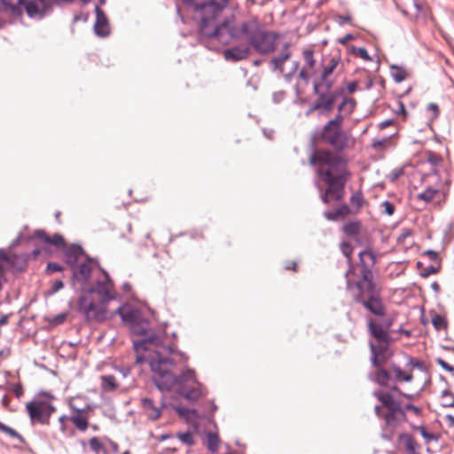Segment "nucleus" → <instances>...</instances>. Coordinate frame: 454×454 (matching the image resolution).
<instances>
[{
  "label": "nucleus",
  "mask_w": 454,
  "mask_h": 454,
  "mask_svg": "<svg viewBox=\"0 0 454 454\" xmlns=\"http://www.w3.org/2000/svg\"><path fill=\"white\" fill-rule=\"evenodd\" d=\"M354 39V35H351V34H347L345 35L343 37L341 38H339L338 39V42L342 44V45H345L347 44L349 41L353 40Z\"/></svg>",
  "instance_id": "obj_57"
},
{
  "label": "nucleus",
  "mask_w": 454,
  "mask_h": 454,
  "mask_svg": "<svg viewBox=\"0 0 454 454\" xmlns=\"http://www.w3.org/2000/svg\"><path fill=\"white\" fill-rule=\"evenodd\" d=\"M352 294L356 302L364 307L380 296L376 286H353Z\"/></svg>",
  "instance_id": "obj_14"
},
{
  "label": "nucleus",
  "mask_w": 454,
  "mask_h": 454,
  "mask_svg": "<svg viewBox=\"0 0 454 454\" xmlns=\"http://www.w3.org/2000/svg\"><path fill=\"white\" fill-rule=\"evenodd\" d=\"M140 404L144 414L152 421H155L160 419L162 408L165 405L163 402H160V404H156L153 400L148 397L141 398Z\"/></svg>",
  "instance_id": "obj_17"
},
{
  "label": "nucleus",
  "mask_w": 454,
  "mask_h": 454,
  "mask_svg": "<svg viewBox=\"0 0 454 454\" xmlns=\"http://www.w3.org/2000/svg\"><path fill=\"white\" fill-rule=\"evenodd\" d=\"M345 192L333 186L327 185L325 191L321 192L320 198L325 204H329L332 200L339 201L343 199Z\"/></svg>",
  "instance_id": "obj_22"
},
{
  "label": "nucleus",
  "mask_w": 454,
  "mask_h": 454,
  "mask_svg": "<svg viewBox=\"0 0 454 454\" xmlns=\"http://www.w3.org/2000/svg\"><path fill=\"white\" fill-rule=\"evenodd\" d=\"M432 324L437 330L443 329L447 326L445 318L440 315H434L433 317Z\"/></svg>",
  "instance_id": "obj_44"
},
{
  "label": "nucleus",
  "mask_w": 454,
  "mask_h": 454,
  "mask_svg": "<svg viewBox=\"0 0 454 454\" xmlns=\"http://www.w3.org/2000/svg\"><path fill=\"white\" fill-rule=\"evenodd\" d=\"M336 20L339 24L343 25L345 23H350L352 21V17L351 15H338Z\"/></svg>",
  "instance_id": "obj_54"
},
{
  "label": "nucleus",
  "mask_w": 454,
  "mask_h": 454,
  "mask_svg": "<svg viewBox=\"0 0 454 454\" xmlns=\"http://www.w3.org/2000/svg\"><path fill=\"white\" fill-rule=\"evenodd\" d=\"M400 446L406 454H419V444L409 434H401L398 437Z\"/></svg>",
  "instance_id": "obj_21"
},
{
  "label": "nucleus",
  "mask_w": 454,
  "mask_h": 454,
  "mask_svg": "<svg viewBox=\"0 0 454 454\" xmlns=\"http://www.w3.org/2000/svg\"><path fill=\"white\" fill-rule=\"evenodd\" d=\"M393 371L396 380H404L406 382H410L412 380V375L411 373H404L400 367L394 366Z\"/></svg>",
  "instance_id": "obj_40"
},
{
  "label": "nucleus",
  "mask_w": 454,
  "mask_h": 454,
  "mask_svg": "<svg viewBox=\"0 0 454 454\" xmlns=\"http://www.w3.org/2000/svg\"><path fill=\"white\" fill-rule=\"evenodd\" d=\"M309 160L310 165L318 167L317 174L324 183L344 192L352 176L348 160L344 156L330 150L320 149L315 151Z\"/></svg>",
  "instance_id": "obj_4"
},
{
  "label": "nucleus",
  "mask_w": 454,
  "mask_h": 454,
  "mask_svg": "<svg viewBox=\"0 0 454 454\" xmlns=\"http://www.w3.org/2000/svg\"><path fill=\"white\" fill-rule=\"evenodd\" d=\"M97 35L106 36L109 34V25L106 17L97 7V20L94 26Z\"/></svg>",
  "instance_id": "obj_25"
},
{
  "label": "nucleus",
  "mask_w": 454,
  "mask_h": 454,
  "mask_svg": "<svg viewBox=\"0 0 454 454\" xmlns=\"http://www.w3.org/2000/svg\"><path fill=\"white\" fill-rule=\"evenodd\" d=\"M340 65V59L338 58H331L327 64L325 65L321 80L325 83L326 88L329 90L332 87V82L328 81V77L333 73V71Z\"/></svg>",
  "instance_id": "obj_23"
},
{
  "label": "nucleus",
  "mask_w": 454,
  "mask_h": 454,
  "mask_svg": "<svg viewBox=\"0 0 454 454\" xmlns=\"http://www.w3.org/2000/svg\"><path fill=\"white\" fill-rule=\"evenodd\" d=\"M61 270V266L57 262H49L47 265V271L57 272Z\"/></svg>",
  "instance_id": "obj_56"
},
{
  "label": "nucleus",
  "mask_w": 454,
  "mask_h": 454,
  "mask_svg": "<svg viewBox=\"0 0 454 454\" xmlns=\"http://www.w3.org/2000/svg\"><path fill=\"white\" fill-rule=\"evenodd\" d=\"M392 324H393V320L391 318H385L380 323V325H383V327H385L387 330H388L390 328Z\"/></svg>",
  "instance_id": "obj_60"
},
{
  "label": "nucleus",
  "mask_w": 454,
  "mask_h": 454,
  "mask_svg": "<svg viewBox=\"0 0 454 454\" xmlns=\"http://www.w3.org/2000/svg\"><path fill=\"white\" fill-rule=\"evenodd\" d=\"M358 255L359 263L355 268L354 274L357 276L360 281L372 284L376 256L370 249L361 251Z\"/></svg>",
  "instance_id": "obj_12"
},
{
  "label": "nucleus",
  "mask_w": 454,
  "mask_h": 454,
  "mask_svg": "<svg viewBox=\"0 0 454 454\" xmlns=\"http://www.w3.org/2000/svg\"><path fill=\"white\" fill-rule=\"evenodd\" d=\"M380 208L384 214L389 216L392 215L395 210V205L388 200L383 201L380 204Z\"/></svg>",
  "instance_id": "obj_46"
},
{
  "label": "nucleus",
  "mask_w": 454,
  "mask_h": 454,
  "mask_svg": "<svg viewBox=\"0 0 454 454\" xmlns=\"http://www.w3.org/2000/svg\"><path fill=\"white\" fill-rule=\"evenodd\" d=\"M53 399L51 395L45 393L27 403L26 410L32 423L37 422L43 425L50 423V418L56 411V407L51 403Z\"/></svg>",
  "instance_id": "obj_10"
},
{
  "label": "nucleus",
  "mask_w": 454,
  "mask_h": 454,
  "mask_svg": "<svg viewBox=\"0 0 454 454\" xmlns=\"http://www.w3.org/2000/svg\"><path fill=\"white\" fill-rule=\"evenodd\" d=\"M392 78L396 82H401L404 81L407 78V72L404 68L392 66L391 67V73H390Z\"/></svg>",
  "instance_id": "obj_34"
},
{
  "label": "nucleus",
  "mask_w": 454,
  "mask_h": 454,
  "mask_svg": "<svg viewBox=\"0 0 454 454\" xmlns=\"http://www.w3.org/2000/svg\"><path fill=\"white\" fill-rule=\"evenodd\" d=\"M68 405L72 411L76 412L75 414L84 413V412L88 411V410H89V406L79 407V404H76L75 401L74 399L69 401Z\"/></svg>",
  "instance_id": "obj_48"
},
{
  "label": "nucleus",
  "mask_w": 454,
  "mask_h": 454,
  "mask_svg": "<svg viewBox=\"0 0 454 454\" xmlns=\"http://www.w3.org/2000/svg\"><path fill=\"white\" fill-rule=\"evenodd\" d=\"M82 414L83 413L73 414L69 417V419L73 422L78 430L84 432L88 428L89 421L88 418Z\"/></svg>",
  "instance_id": "obj_31"
},
{
  "label": "nucleus",
  "mask_w": 454,
  "mask_h": 454,
  "mask_svg": "<svg viewBox=\"0 0 454 454\" xmlns=\"http://www.w3.org/2000/svg\"><path fill=\"white\" fill-rule=\"evenodd\" d=\"M417 199L427 203L434 201L439 206L445 201L446 192L438 188L428 187L423 192L417 195Z\"/></svg>",
  "instance_id": "obj_18"
},
{
  "label": "nucleus",
  "mask_w": 454,
  "mask_h": 454,
  "mask_svg": "<svg viewBox=\"0 0 454 454\" xmlns=\"http://www.w3.org/2000/svg\"><path fill=\"white\" fill-rule=\"evenodd\" d=\"M319 87L320 84L317 82L314 83L313 91L317 98L314 101L309 113L319 111L321 114L328 115L334 108L336 95L333 91L320 92Z\"/></svg>",
  "instance_id": "obj_13"
},
{
  "label": "nucleus",
  "mask_w": 454,
  "mask_h": 454,
  "mask_svg": "<svg viewBox=\"0 0 454 454\" xmlns=\"http://www.w3.org/2000/svg\"><path fill=\"white\" fill-rule=\"evenodd\" d=\"M21 6L30 18L42 19L52 4L51 0H0V10L12 17L21 15Z\"/></svg>",
  "instance_id": "obj_7"
},
{
  "label": "nucleus",
  "mask_w": 454,
  "mask_h": 454,
  "mask_svg": "<svg viewBox=\"0 0 454 454\" xmlns=\"http://www.w3.org/2000/svg\"><path fill=\"white\" fill-rule=\"evenodd\" d=\"M423 255L426 256L429 261H431L434 264H438V266H441V258L437 252L434 250H427L423 253Z\"/></svg>",
  "instance_id": "obj_43"
},
{
  "label": "nucleus",
  "mask_w": 454,
  "mask_h": 454,
  "mask_svg": "<svg viewBox=\"0 0 454 454\" xmlns=\"http://www.w3.org/2000/svg\"><path fill=\"white\" fill-rule=\"evenodd\" d=\"M374 395L381 402L382 407L387 410L383 415L386 429L383 430L382 437L390 439L392 429L395 427L399 422L404 418L400 404L396 403L393 396L388 393L375 392Z\"/></svg>",
  "instance_id": "obj_9"
},
{
  "label": "nucleus",
  "mask_w": 454,
  "mask_h": 454,
  "mask_svg": "<svg viewBox=\"0 0 454 454\" xmlns=\"http://www.w3.org/2000/svg\"><path fill=\"white\" fill-rule=\"evenodd\" d=\"M225 32L233 39L247 41L260 53H269L275 49L276 35L262 29L256 20H251L236 27L232 15L220 23L219 33L214 37L222 41Z\"/></svg>",
  "instance_id": "obj_3"
},
{
  "label": "nucleus",
  "mask_w": 454,
  "mask_h": 454,
  "mask_svg": "<svg viewBox=\"0 0 454 454\" xmlns=\"http://www.w3.org/2000/svg\"><path fill=\"white\" fill-rule=\"evenodd\" d=\"M368 329L370 333L378 340L380 343L379 347L376 346L377 349L380 354L384 353L387 346V330L383 327L380 324L374 322L372 319L368 320Z\"/></svg>",
  "instance_id": "obj_16"
},
{
  "label": "nucleus",
  "mask_w": 454,
  "mask_h": 454,
  "mask_svg": "<svg viewBox=\"0 0 454 454\" xmlns=\"http://www.w3.org/2000/svg\"><path fill=\"white\" fill-rule=\"evenodd\" d=\"M389 145H390L389 138H385V139H382V140H375V141H373L372 147L374 149L386 148Z\"/></svg>",
  "instance_id": "obj_51"
},
{
  "label": "nucleus",
  "mask_w": 454,
  "mask_h": 454,
  "mask_svg": "<svg viewBox=\"0 0 454 454\" xmlns=\"http://www.w3.org/2000/svg\"><path fill=\"white\" fill-rule=\"evenodd\" d=\"M120 300L114 286H85L78 299L79 311L87 321L102 322L109 317V305Z\"/></svg>",
  "instance_id": "obj_5"
},
{
  "label": "nucleus",
  "mask_w": 454,
  "mask_h": 454,
  "mask_svg": "<svg viewBox=\"0 0 454 454\" xmlns=\"http://www.w3.org/2000/svg\"><path fill=\"white\" fill-rule=\"evenodd\" d=\"M351 213V208L348 205L343 204L335 210L325 212L324 215L329 221H337L341 217L350 215Z\"/></svg>",
  "instance_id": "obj_26"
},
{
  "label": "nucleus",
  "mask_w": 454,
  "mask_h": 454,
  "mask_svg": "<svg viewBox=\"0 0 454 454\" xmlns=\"http://www.w3.org/2000/svg\"><path fill=\"white\" fill-rule=\"evenodd\" d=\"M249 43L242 46H235L223 51L227 60L239 61L247 59L250 53Z\"/></svg>",
  "instance_id": "obj_20"
},
{
  "label": "nucleus",
  "mask_w": 454,
  "mask_h": 454,
  "mask_svg": "<svg viewBox=\"0 0 454 454\" xmlns=\"http://www.w3.org/2000/svg\"><path fill=\"white\" fill-rule=\"evenodd\" d=\"M438 364L443 368L445 369L446 371L448 372H452L454 371V368L453 366H451L450 364H449L448 363H446L445 361H443L442 359H438Z\"/></svg>",
  "instance_id": "obj_59"
},
{
  "label": "nucleus",
  "mask_w": 454,
  "mask_h": 454,
  "mask_svg": "<svg viewBox=\"0 0 454 454\" xmlns=\"http://www.w3.org/2000/svg\"><path fill=\"white\" fill-rule=\"evenodd\" d=\"M176 436L182 443L187 446H192L194 444L193 435L190 431L178 433Z\"/></svg>",
  "instance_id": "obj_38"
},
{
  "label": "nucleus",
  "mask_w": 454,
  "mask_h": 454,
  "mask_svg": "<svg viewBox=\"0 0 454 454\" xmlns=\"http://www.w3.org/2000/svg\"><path fill=\"white\" fill-rule=\"evenodd\" d=\"M98 272L105 277L104 281H98L96 284H113L108 273L98 267L96 261L91 258H83L73 270L72 273L77 281H86L92 272Z\"/></svg>",
  "instance_id": "obj_11"
},
{
  "label": "nucleus",
  "mask_w": 454,
  "mask_h": 454,
  "mask_svg": "<svg viewBox=\"0 0 454 454\" xmlns=\"http://www.w3.org/2000/svg\"><path fill=\"white\" fill-rule=\"evenodd\" d=\"M191 4L200 16V32L205 37H214L219 33L220 24L216 22L229 0H183Z\"/></svg>",
  "instance_id": "obj_6"
},
{
  "label": "nucleus",
  "mask_w": 454,
  "mask_h": 454,
  "mask_svg": "<svg viewBox=\"0 0 454 454\" xmlns=\"http://www.w3.org/2000/svg\"><path fill=\"white\" fill-rule=\"evenodd\" d=\"M102 388L106 391L114 390L116 387L115 378L112 375H104L101 377Z\"/></svg>",
  "instance_id": "obj_36"
},
{
  "label": "nucleus",
  "mask_w": 454,
  "mask_h": 454,
  "mask_svg": "<svg viewBox=\"0 0 454 454\" xmlns=\"http://www.w3.org/2000/svg\"><path fill=\"white\" fill-rule=\"evenodd\" d=\"M414 8L416 10V12L413 14L415 19L419 20L420 18H426V15L428 12V8L427 5H419L418 4H414Z\"/></svg>",
  "instance_id": "obj_45"
},
{
  "label": "nucleus",
  "mask_w": 454,
  "mask_h": 454,
  "mask_svg": "<svg viewBox=\"0 0 454 454\" xmlns=\"http://www.w3.org/2000/svg\"><path fill=\"white\" fill-rule=\"evenodd\" d=\"M429 160L434 164H436L437 162L441 161V158L436 154L431 153L429 156Z\"/></svg>",
  "instance_id": "obj_63"
},
{
  "label": "nucleus",
  "mask_w": 454,
  "mask_h": 454,
  "mask_svg": "<svg viewBox=\"0 0 454 454\" xmlns=\"http://www.w3.org/2000/svg\"><path fill=\"white\" fill-rule=\"evenodd\" d=\"M393 123H394V121H393L392 120H387V121H384L380 122V123L379 124V127H380V129H385V128H387V126L392 125Z\"/></svg>",
  "instance_id": "obj_62"
},
{
  "label": "nucleus",
  "mask_w": 454,
  "mask_h": 454,
  "mask_svg": "<svg viewBox=\"0 0 454 454\" xmlns=\"http://www.w3.org/2000/svg\"><path fill=\"white\" fill-rule=\"evenodd\" d=\"M351 207H353L352 213H358L365 203V200L361 191H356L352 193L349 199Z\"/></svg>",
  "instance_id": "obj_29"
},
{
  "label": "nucleus",
  "mask_w": 454,
  "mask_h": 454,
  "mask_svg": "<svg viewBox=\"0 0 454 454\" xmlns=\"http://www.w3.org/2000/svg\"><path fill=\"white\" fill-rule=\"evenodd\" d=\"M427 111L431 114L432 119H436L440 114L439 106L435 103L428 104L427 107Z\"/></svg>",
  "instance_id": "obj_49"
},
{
  "label": "nucleus",
  "mask_w": 454,
  "mask_h": 454,
  "mask_svg": "<svg viewBox=\"0 0 454 454\" xmlns=\"http://www.w3.org/2000/svg\"><path fill=\"white\" fill-rule=\"evenodd\" d=\"M35 237L41 239L45 244H51L55 247L64 245V238L60 234H54L52 237L49 236L45 231L37 230L35 231Z\"/></svg>",
  "instance_id": "obj_24"
},
{
  "label": "nucleus",
  "mask_w": 454,
  "mask_h": 454,
  "mask_svg": "<svg viewBox=\"0 0 454 454\" xmlns=\"http://www.w3.org/2000/svg\"><path fill=\"white\" fill-rule=\"evenodd\" d=\"M442 398L450 397L451 402L444 403L443 405L447 407H454V395L448 390H444L442 395Z\"/></svg>",
  "instance_id": "obj_52"
},
{
  "label": "nucleus",
  "mask_w": 454,
  "mask_h": 454,
  "mask_svg": "<svg viewBox=\"0 0 454 454\" xmlns=\"http://www.w3.org/2000/svg\"><path fill=\"white\" fill-rule=\"evenodd\" d=\"M65 261L73 269L83 259L85 254L83 249L77 245H72L65 249Z\"/></svg>",
  "instance_id": "obj_19"
},
{
  "label": "nucleus",
  "mask_w": 454,
  "mask_h": 454,
  "mask_svg": "<svg viewBox=\"0 0 454 454\" xmlns=\"http://www.w3.org/2000/svg\"><path fill=\"white\" fill-rule=\"evenodd\" d=\"M403 174V168H397V169H395V170L392 172V175H393V176H394V179L398 178V177H399V176H401Z\"/></svg>",
  "instance_id": "obj_64"
},
{
  "label": "nucleus",
  "mask_w": 454,
  "mask_h": 454,
  "mask_svg": "<svg viewBox=\"0 0 454 454\" xmlns=\"http://www.w3.org/2000/svg\"><path fill=\"white\" fill-rule=\"evenodd\" d=\"M413 235V231L409 228L402 229L401 233L397 238L398 244H405L408 239H411Z\"/></svg>",
  "instance_id": "obj_42"
},
{
  "label": "nucleus",
  "mask_w": 454,
  "mask_h": 454,
  "mask_svg": "<svg viewBox=\"0 0 454 454\" xmlns=\"http://www.w3.org/2000/svg\"><path fill=\"white\" fill-rule=\"evenodd\" d=\"M417 430L420 433L421 436L424 438L427 443L431 441H437V436L432 433H429L426 430V428L422 426L418 427Z\"/></svg>",
  "instance_id": "obj_41"
},
{
  "label": "nucleus",
  "mask_w": 454,
  "mask_h": 454,
  "mask_svg": "<svg viewBox=\"0 0 454 454\" xmlns=\"http://www.w3.org/2000/svg\"><path fill=\"white\" fill-rule=\"evenodd\" d=\"M370 348L372 365L377 369L375 380L380 385H386L389 380V375L388 372L380 366L384 360V354H380L372 342H370Z\"/></svg>",
  "instance_id": "obj_15"
},
{
  "label": "nucleus",
  "mask_w": 454,
  "mask_h": 454,
  "mask_svg": "<svg viewBox=\"0 0 454 454\" xmlns=\"http://www.w3.org/2000/svg\"><path fill=\"white\" fill-rule=\"evenodd\" d=\"M340 248L343 255L348 259V262H350L354 250L352 245L349 242L343 241L340 243Z\"/></svg>",
  "instance_id": "obj_39"
},
{
  "label": "nucleus",
  "mask_w": 454,
  "mask_h": 454,
  "mask_svg": "<svg viewBox=\"0 0 454 454\" xmlns=\"http://www.w3.org/2000/svg\"><path fill=\"white\" fill-rule=\"evenodd\" d=\"M113 315H119L122 321L130 323L133 334L140 335V340H134L133 346L137 352V364L147 362L150 365L153 381L161 391L174 389L179 395L188 401H196L203 394V387L197 380L195 372L184 369L176 377L172 369L178 363L186 362L187 356L176 349L175 332L168 335L164 329L153 331L146 319H140L137 309L127 304L119 305Z\"/></svg>",
  "instance_id": "obj_1"
},
{
  "label": "nucleus",
  "mask_w": 454,
  "mask_h": 454,
  "mask_svg": "<svg viewBox=\"0 0 454 454\" xmlns=\"http://www.w3.org/2000/svg\"><path fill=\"white\" fill-rule=\"evenodd\" d=\"M364 308L371 313L379 317H383L386 313V309L380 296L372 301L370 303L365 304Z\"/></svg>",
  "instance_id": "obj_28"
},
{
  "label": "nucleus",
  "mask_w": 454,
  "mask_h": 454,
  "mask_svg": "<svg viewBox=\"0 0 454 454\" xmlns=\"http://www.w3.org/2000/svg\"><path fill=\"white\" fill-rule=\"evenodd\" d=\"M89 444L90 449L96 452H99L104 450V445L97 437H92L90 440Z\"/></svg>",
  "instance_id": "obj_47"
},
{
  "label": "nucleus",
  "mask_w": 454,
  "mask_h": 454,
  "mask_svg": "<svg viewBox=\"0 0 454 454\" xmlns=\"http://www.w3.org/2000/svg\"><path fill=\"white\" fill-rule=\"evenodd\" d=\"M69 419V417H67V415H62L59 418V428H60V431L62 433H65L66 430H67V424H66V421Z\"/></svg>",
  "instance_id": "obj_55"
},
{
  "label": "nucleus",
  "mask_w": 454,
  "mask_h": 454,
  "mask_svg": "<svg viewBox=\"0 0 454 454\" xmlns=\"http://www.w3.org/2000/svg\"><path fill=\"white\" fill-rule=\"evenodd\" d=\"M298 262L296 261L286 262L284 268L287 270L297 271Z\"/></svg>",
  "instance_id": "obj_53"
},
{
  "label": "nucleus",
  "mask_w": 454,
  "mask_h": 454,
  "mask_svg": "<svg viewBox=\"0 0 454 454\" xmlns=\"http://www.w3.org/2000/svg\"><path fill=\"white\" fill-rule=\"evenodd\" d=\"M441 266H438V264H432L425 269V270L421 273L423 277H427L431 274H434L438 271Z\"/></svg>",
  "instance_id": "obj_50"
},
{
  "label": "nucleus",
  "mask_w": 454,
  "mask_h": 454,
  "mask_svg": "<svg viewBox=\"0 0 454 454\" xmlns=\"http://www.w3.org/2000/svg\"><path fill=\"white\" fill-rule=\"evenodd\" d=\"M361 231L362 223L359 220L349 221L342 226V231L349 237L359 235Z\"/></svg>",
  "instance_id": "obj_27"
},
{
  "label": "nucleus",
  "mask_w": 454,
  "mask_h": 454,
  "mask_svg": "<svg viewBox=\"0 0 454 454\" xmlns=\"http://www.w3.org/2000/svg\"><path fill=\"white\" fill-rule=\"evenodd\" d=\"M290 56L291 51H289L288 44H285L284 49L277 57L272 59L271 62L274 64L275 68L282 69L283 65Z\"/></svg>",
  "instance_id": "obj_30"
},
{
  "label": "nucleus",
  "mask_w": 454,
  "mask_h": 454,
  "mask_svg": "<svg viewBox=\"0 0 454 454\" xmlns=\"http://www.w3.org/2000/svg\"><path fill=\"white\" fill-rule=\"evenodd\" d=\"M357 87H358L357 82H351L347 84V90L348 93L351 94V93H354L357 90Z\"/></svg>",
  "instance_id": "obj_58"
},
{
  "label": "nucleus",
  "mask_w": 454,
  "mask_h": 454,
  "mask_svg": "<svg viewBox=\"0 0 454 454\" xmlns=\"http://www.w3.org/2000/svg\"><path fill=\"white\" fill-rule=\"evenodd\" d=\"M356 105L355 98L344 97L337 106L335 116L323 126L319 133V139L336 152L349 150L355 146L356 139L343 129V122L355 112Z\"/></svg>",
  "instance_id": "obj_2"
},
{
  "label": "nucleus",
  "mask_w": 454,
  "mask_h": 454,
  "mask_svg": "<svg viewBox=\"0 0 454 454\" xmlns=\"http://www.w3.org/2000/svg\"><path fill=\"white\" fill-rule=\"evenodd\" d=\"M302 56L305 62L304 67L308 70L313 69L316 64V60L314 59V51L310 48L305 49L302 51Z\"/></svg>",
  "instance_id": "obj_33"
},
{
  "label": "nucleus",
  "mask_w": 454,
  "mask_h": 454,
  "mask_svg": "<svg viewBox=\"0 0 454 454\" xmlns=\"http://www.w3.org/2000/svg\"><path fill=\"white\" fill-rule=\"evenodd\" d=\"M28 258L26 254H14L0 248V284L9 281V276L25 271Z\"/></svg>",
  "instance_id": "obj_8"
},
{
  "label": "nucleus",
  "mask_w": 454,
  "mask_h": 454,
  "mask_svg": "<svg viewBox=\"0 0 454 454\" xmlns=\"http://www.w3.org/2000/svg\"><path fill=\"white\" fill-rule=\"evenodd\" d=\"M405 410H409V411H413L415 414H419L420 410L419 408H418L417 406L413 405V404H406L405 405Z\"/></svg>",
  "instance_id": "obj_61"
},
{
  "label": "nucleus",
  "mask_w": 454,
  "mask_h": 454,
  "mask_svg": "<svg viewBox=\"0 0 454 454\" xmlns=\"http://www.w3.org/2000/svg\"><path fill=\"white\" fill-rule=\"evenodd\" d=\"M0 431L7 434L11 438L18 439L21 443L24 442V438L13 428L0 422Z\"/></svg>",
  "instance_id": "obj_35"
},
{
  "label": "nucleus",
  "mask_w": 454,
  "mask_h": 454,
  "mask_svg": "<svg viewBox=\"0 0 454 454\" xmlns=\"http://www.w3.org/2000/svg\"><path fill=\"white\" fill-rule=\"evenodd\" d=\"M206 445L207 449L212 452H216L218 450L219 437L216 434L208 432L206 434Z\"/></svg>",
  "instance_id": "obj_32"
},
{
  "label": "nucleus",
  "mask_w": 454,
  "mask_h": 454,
  "mask_svg": "<svg viewBox=\"0 0 454 454\" xmlns=\"http://www.w3.org/2000/svg\"><path fill=\"white\" fill-rule=\"evenodd\" d=\"M350 52L354 56L361 58V59H363L365 61H371L372 60V58L368 54L367 50L365 48H364V47L352 46L351 49H350Z\"/></svg>",
  "instance_id": "obj_37"
}]
</instances>
